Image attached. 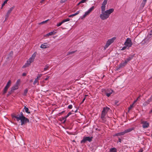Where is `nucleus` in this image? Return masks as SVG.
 <instances>
[{
	"label": "nucleus",
	"mask_w": 152,
	"mask_h": 152,
	"mask_svg": "<svg viewBox=\"0 0 152 152\" xmlns=\"http://www.w3.org/2000/svg\"><path fill=\"white\" fill-rule=\"evenodd\" d=\"M75 52H76V51H72V52H69V53L68 54H72V53H75Z\"/></svg>",
	"instance_id": "44"
},
{
	"label": "nucleus",
	"mask_w": 152,
	"mask_h": 152,
	"mask_svg": "<svg viewBox=\"0 0 152 152\" xmlns=\"http://www.w3.org/2000/svg\"><path fill=\"white\" fill-rule=\"evenodd\" d=\"M49 46L50 45L49 44L47 43H45L41 45L40 48H42L45 49L49 48Z\"/></svg>",
	"instance_id": "12"
},
{
	"label": "nucleus",
	"mask_w": 152,
	"mask_h": 152,
	"mask_svg": "<svg viewBox=\"0 0 152 152\" xmlns=\"http://www.w3.org/2000/svg\"><path fill=\"white\" fill-rule=\"evenodd\" d=\"M18 86L17 85L15 84L12 88L11 89V91H13L18 89Z\"/></svg>",
	"instance_id": "17"
},
{
	"label": "nucleus",
	"mask_w": 152,
	"mask_h": 152,
	"mask_svg": "<svg viewBox=\"0 0 152 152\" xmlns=\"http://www.w3.org/2000/svg\"><path fill=\"white\" fill-rule=\"evenodd\" d=\"M80 11H78L76 13L69 15V17H73V16H74L78 15V14H79V13H80Z\"/></svg>",
	"instance_id": "21"
},
{
	"label": "nucleus",
	"mask_w": 152,
	"mask_h": 152,
	"mask_svg": "<svg viewBox=\"0 0 152 152\" xmlns=\"http://www.w3.org/2000/svg\"><path fill=\"white\" fill-rule=\"evenodd\" d=\"M24 109L25 110V112L28 113H30V112L29 111L28 109V108L26 107L25 106L24 107Z\"/></svg>",
	"instance_id": "23"
},
{
	"label": "nucleus",
	"mask_w": 152,
	"mask_h": 152,
	"mask_svg": "<svg viewBox=\"0 0 152 152\" xmlns=\"http://www.w3.org/2000/svg\"><path fill=\"white\" fill-rule=\"evenodd\" d=\"M81 3H80V2L77 4V5H79L80 4H81Z\"/></svg>",
	"instance_id": "56"
},
{
	"label": "nucleus",
	"mask_w": 152,
	"mask_h": 152,
	"mask_svg": "<svg viewBox=\"0 0 152 152\" xmlns=\"http://www.w3.org/2000/svg\"><path fill=\"white\" fill-rule=\"evenodd\" d=\"M92 137H84L83 139L81 141V143H85L87 141H88L89 142H91L92 140Z\"/></svg>",
	"instance_id": "7"
},
{
	"label": "nucleus",
	"mask_w": 152,
	"mask_h": 152,
	"mask_svg": "<svg viewBox=\"0 0 152 152\" xmlns=\"http://www.w3.org/2000/svg\"><path fill=\"white\" fill-rule=\"evenodd\" d=\"M28 90L27 89H26L24 91V94L26 95L28 92Z\"/></svg>",
	"instance_id": "39"
},
{
	"label": "nucleus",
	"mask_w": 152,
	"mask_h": 152,
	"mask_svg": "<svg viewBox=\"0 0 152 152\" xmlns=\"http://www.w3.org/2000/svg\"><path fill=\"white\" fill-rule=\"evenodd\" d=\"M94 7L92 6L87 11L85 12L84 15L81 18L82 19L85 18L87 15H88L94 9Z\"/></svg>",
	"instance_id": "8"
},
{
	"label": "nucleus",
	"mask_w": 152,
	"mask_h": 152,
	"mask_svg": "<svg viewBox=\"0 0 152 152\" xmlns=\"http://www.w3.org/2000/svg\"><path fill=\"white\" fill-rule=\"evenodd\" d=\"M65 112L64 111H63L61 112V113H63Z\"/></svg>",
	"instance_id": "55"
},
{
	"label": "nucleus",
	"mask_w": 152,
	"mask_h": 152,
	"mask_svg": "<svg viewBox=\"0 0 152 152\" xmlns=\"http://www.w3.org/2000/svg\"><path fill=\"white\" fill-rule=\"evenodd\" d=\"M108 0H104L102 4V6L101 7V9H106V5L107 3Z\"/></svg>",
	"instance_id": "13"
},
{
	"label": "nucleus",
	"mask_w": 152,
	"mask_h": 152,
	"mask_svg": "<svg viewBox=\"0 0 152 152\" xmlns=\"http://www.w3.org/2000/svg\"><path fill=\"white\" fill-rule=\"evenodd\" d=\"M15 7L13 6L12 7L10 8V9L8 10L5 16H6V20L9 17L10 13L11 12L12 10Z\"/></svg>",
	"instance_id": "11"
},
{
	"label": "nucleus",
	"mask_w": 152,
	"mask_h": 152,
	"mask_svg": "<svg viewBox=\"0 0 152 152\" xmlns=\"http://www.w3.org/2000/svg\"><path fill=\"white\" fill-rule=\"evenodd\" d=\"M152 113V109L150 111L149 113Z\"/></svg>",
	"instance_id": "53"
},
{
	"label": "nucleus",
	"mask_w": 152,
	"mask_h": 152,
	"mask_svg": "<svg viewBox=\"0 0 152 152\" xmlns=\"http://www.w3.org/2000/svg\"><path fill=\"white\" fill-rule=\"evenodd\" d=\"M45 0H42L41 1V3H42Z\"/></svg>",
	"instance_id": "54"
},
{
	"label": "nucleus",
	"mask_w": 152,
	"mask_h": 152,
	"mask_svg": "<svg viewBox=\"0 0 152 152\" xmlns=\"http://www.w3.org/2000/svg\"><path fill=\"white\" fill-rule=\"evenodd\" d=\"M125 133L124 132V131H123V132H119L117 133H116L115 134H114L113 136L114 137L115 136H120L121 135H123L125 134Z\"/></svg>",
	"instance_id": "14"
},
{
	"label": "nucleus",
	"mask_w": 152,
	"mask_h": 152,
	"mask_svg": "<svg viewBox=\"0 0 152 152\" xmlns=\"http://www.w3.org/2000/svg\"><path fill=\"white\" fill-rule=\"evenodd\" d=\"M127 63V62L126 61H125L124 62L120 64V66L121 67H122L124 66L125 65H126Z\"/></svg>",
	"instance_id": "22"
},
{
	"label": "nucleus",
	"mask_w": 152,
	"mask_h": 152,
	"mask_svg": "<svg viewBox=\"0 0 152 152\" xmlns=\"http://www.w3.org/2000/svg\"><path fill=\"white\" fill-rule=\"evenodd\" d=\"M141 124L143 128L145 129L148 128L149 126V123L147 121L141 120Z\"/></svg>",
	"instance_id": "5"
},
{
	"label": "nucleus",
	"mask_w": 152,
	"mask_h": 152,
	"mask_svg": "<svg viewBox=\"0 0 152 152\" xmlns=\"http://www.w3.org/2000/svg\"><path fill=\"white\" fill-rule=\"evenodd\" d=\"M26 75V74L25 73H23L22 74V75L23 76H25Z\"/></svg>",
	"instance_id": "49"
},
{
	"label": "nucleus",
	"mask_w": 152,
	"mask_h": 152,
	"mask_svg": "<svg viewBox=\"0 0 152 152\" xmlns=\"http://www.w3.org/2000/svg\"><path fill=\"white\" fill-rule=\"evenodd\" d=\"M70 20V19L69 18H67L66 19H64L62 21H63V23L68 21H69Z\"/></svg>",
	"instance_id": "32"
},
{
	"label": "nucleus",
	"mask_w": 152,
	"mask_h": 152,
	"mask_svg": "<svg viewBox=\"0 0 152 152\" xmlns=\"http://www.w3.org/2000/svg\"><path fill=\"white\" fill-rule=\"evenodd\" d=\"M48 68V65H46L45 66V67L44 68V70L45 71L46 70H47Z\"/></svg>",
	"instance_id": "36"
},
{
	"label": "nucleus",
	"mask_w": 152,
	"mask_h": 152,
	"mask_svg": "<svg viewBox=\"0 0 152 152\" xmlns=\"http://www.w3.org/2000/svg\"><path fill=\"white\" fill-rule=\"evenodd\" d=\"M128 47L126 46V45H125L121 49V50H123L126 49V48Z\"/></svg>",
	"instance_id": "38"
},
{
	"label": "nucleus",
	"mask_w": 152,
	"mask_h": 152,
	"mask_svg": "<svg viewBox=\"0 0 152 152\" xmlns=\"http://www.w3.org/2000/svg\"><path fill=\"white\" fill-rule=\"evenodd\" d=\"M132 59V58L130 57H129L125 61H126L127 63L129 61H130Z\"/></svg>",
	"instance_id": "37"
},
{
	"label": "nucleus",
	"mask_w": 152,
	"mask_h": 152,
	"mask_svg": "<svg viewBox=\"0 0 152 152\" xmlns=\"http://www.w3.org/2000/svg\"><path fill=\"white\" fill-rule=\"evenodd\" d=\"M13 91H9L8 92V94H7V96H9L10 94H11L12 92Z\"/></svg>",
	"instance_id": "41"
},
{
	"label": "nucleus",
	"mask_w": 152,
	"mask_h": 152,
	"mask_svg": "<svg viewBox=\"0 0 152 152\" xmlns=\"http://www.w3.org/2000/svg\"><path fill=\"white\" fill-rule=\"evenodd\" d=\"M109 109V108L108 107H105L103 108V110L102 111L101 118L103 122H104L105 121V120H104L105 118V116Z\"/></svg>",
	"instance_id": "4"
},
{
	"label": "nucleus",
	"mask_w": 152,
	"mask_h": 152,
	"mask_svg": "<svg viewBox=\"0 0 152 152\" xmlns=\"http://www.w3.org/2000/svg\"><path fill=\"white\" fill-rule=\"evenodd\" d=\"M105 9L101 10V14L100 15V17L102 20H104L107 19L110 16V15L112 13L114 10L113 8L110 9L105 11Z\"/></svg>",
	"instance_id": "2"
},
{
	"label": "nucleus",
	"mask_w": 152,
	"mask_h": 152,
	"mask_svg": "<svg viewBox=\"0 0 152 152\" xmlns=\"http://www.w3.org/2000/svg\"><path fill=\"white\" fill-rule=\"evenodd\" d=\"M20 79H18L16 81L15 85H17L18 86H19V85L20 83Z\"/></svg>",
	"instance_id": "28"
},
{
	"label": "nucleus",
	"mask_w": 152,
	"mask_h": 152,
	"mask_svg": "<svg viewBox=\"0 0 152 152\" xmlns=\"http://www.w3.org/2000/svg\"><path fill=\"white\" fill-rule=\"evenodd\" d=\"M134 103H133L132 104H131L130 105V107L129 108V110H131L132 108L134 106Z\"/></svg>",
	"instance_id": "30"
},
{
	"label": "nucleus",
	"mask_w": 152,
	"mask_h": 152,
	"mask_svg": "<svg viewBox=\"0 0 152 152\" xmlns=\"http://www.w3.org/2000/svg\"><path fill=\"white\" fill-rule=\"evenodd\" d=\"M8 89V88L5 87V88H4V89L3 90V95L4 94L7 92Z\"/></svg>",
	"instance_id": "25"
},
{
	"label": "nucleus",
	"mask_w": 152,
	"mask_h": 152,
	"mask_svg": "<svg viewBox=\"0 0 152 152\" xmlns=\"http://www.w3.org/2000/svg\"><path fill=\"white\" fill-rule=\"evenodd\" d=\"M37 53L35 52L27 61L22 66L23 68H25L26 67L29 66L31 64V63L33 62L35 58L36 55Z\"/></svg>",
	"instance_id": "3"
},
{
	"label": "nucleus",
	"mask_w": 152,
	"mask_h": 152,
	"mask_svg": "<svg viewBox=\"0 0 152 152\" xmlns=\"http://www.w3.org/2000/svg\"><path fill=\"white\" fill-rule=\"evenodd\" d=\"M115 39H108L107 42L106 44L104 47V50H105L114 41Z\"/></svg>",
	"instance_id": "6"
},
{
	"label": "nucleus",
	"mask_w": 152,
	"mask_h": 152,
	"mask_svg": "<svg viewBox=\"0 0 152 152\" xmlns=\"http://www.w3.org/2000/svg\"><path fill=\"white\" fill-rule=\"evenodd\" d=\"M67 0H61V3H63L65 2Z\"/></svg>",
	"instance_id": "45"
},
{
	"label": "nucleus",
	"mask_w": 152,
	"mask_h": 152,
	"mask_svg": "<svg viewBox=\"0 0 152 152\" xmlns=\"http://www.w3.org/2000/svg\"><path fill=\"white\" fill-rule=\"evenodd\" d=\"M147 0H143L141 5V7L142 8H143L144 7Z\"/></svg>",
	"instance_id": "19"
},
{
	"label": "nucleus",
	"mask_w": 152,
	"mask_h": 152,
	"mask_svg": "<svg viewBox=\"0 0 152 152\" xmlns=\"http://www.w3.org/2000/svg\"><path fill=\"white\" fill-rule=\"evenodd\" d=\"M113 38H115V37H113Z\"/></svg>",
	"instance_id": "60"
},
{
	"label": "nucleus",
	"mask_w": 152,
	"mask_h": 152,
	"mask_svg": "<svg viewBox=\"0 0 152 152\" xmlns=\"http://www.w3.org/2000/svg\"><path fill=\"white\" fill-rule=\"evenodd\" d=\"M152 101V96L151 97V98L149 99L148 100L146 101L147 102V104H149L150 102H151Z\"/></svg>",
	"instance_id": "26"
},
{
	"label": "nucleus",
	"mask_w": 152,
	"mask_h": 152,
	"mask_svg": "<svg viewBox=\"0 0 152 152\" xmlns=\"http://www.w3.org/2000/svg\"><path fill=\"white\" fill-rule=\"evenodd\" d=\"M3 7H2V6H1V9H2Z\"/></svg>",
	"instance_id": "57"
},
{
	"label": "nucleus",
	"mask_w": 152,
	"mask_h": 152,
	"mask_svg": "<svg viewBox=\"0 0 152 152\" xmlns=\"http://www.w3.org/2000/svg\"><path fill=\"white\" fill-rule=\"evenodd\" d=\"M11 81L10 80H9L7 82L5 87L8 88L11 86Z\"/></svg>",
	"instance_id": "20"
},
{
	"label": "nucleus",
	"mask_w": 152,
	"mask_h": 152,
	"mask_svg": "<svg viewBox=\"0 0 152 152\" xmlns=\"http://www.w3.org/2000/svg\"><path fill=\"white\" fill-rule=\"evenodd\" d=\"M149 34L150 35L152 34V30L150 32V33Z\"/></svg>",
	"instance_id": "51"
},
{
	"label": "nucleus",
	"mask_w": 152,
	"mask_h": 152,
	"mask_svg": "<svg viewBox=\"0 0 152 152\" xmlns=\"http://www.w3.org/2000/svg\"><path fill=\"white\" fill-rule=\"evenodd\" d=\"M55 32L54 31H52V32H49V33H48L47 34H46L44 36V37H48V36L49 35H52L55 34Z\"/></svg>",
	"instance_id": "18"
},
{
	"label": "nucleus",
	"mask_w": 152,
	"mask_h": 152,
	"mask_svg": "<svg viewBox=\"0 0 152 152\" xmlns=\"http://www.w3.org/2000/svg\"><path fill=\"white\" fill-rule=\"evenodd\" d=\"M9 0H5L4 2L2 4V7H3L5 4H7V1Z\"/></svg>",
	"instance_id": "31"
},
{
	"label": "nucleus",
	"mask_w": 152,
	"mask_h": 152,
	"mask_svg": "<svg viewBox=\"0 0 152 152\" xmlns=\"http://www.w3.org/2000/svg\"><path fill=\"white\" fill-rule=\"evenodd\" d=\"M110 152H117L116 149L115 148H113L110 149Z\"/></svg>",
	"instance_id": "24"
},
{
	"label": "nucleus",
	"mask_w": 152,
	"mask_h": 152,
	"mask_svg": "<svg viewBox=\"0 0 152 152\" xmlns=\"http://www.w3.org/2000/svg\"><path fill=\"white\" fill-rule=\"evenodd\" d=\"M39 80V79H38L37 78H36L33 84L34 85H35L37 82H38Z\"/></svg>",
	"instance_id": "29"
},
{
	"label": "nucleus",
	"mask_w": 152,
	"mask_h": 152,
	"mask_svg": "<svg viewBox=\"0 0 152 152\" xmlns=\"http://www.w3.org/2000/svg\"><path fill=\"white\" fill-rule=\"evenodd\" d=\"M87 95H85V96H87Z\"/></svg>",
	"instance_id": "59"
},
{
	"label": "nucleus",
	"mask_w": 152,
	"mask_h": 152,
	"mask_svg": "<svg viewBox=\"0 0 152 152\" xmlns=\"http://www.w3.org/2000/svg\"><path fill=\"white\" fill-rule=\"evenodd\" d=\"M113 91L111 89H108L105 91V94L107 97L110 96L112 93Z\"/></svg>",
	"instance_id": "10"
},
{
	"label": "nucleus",
	"mask_w": 152,
	"mask_h": 152,
	"mask_svg": "<svg viewBox=\"0 0 152 152\" xmlns=\"http://www.w3.org/2000/svg\"><path fill=\"white\" fill-rule=\"evenodd\" d=\"M42 75L41 74H38L37 78L38 79H39V78H40V77H41V76H42Z\"/></svg>",
	"instance_id": "35"
},
{
	"label": "nucleus",
	"mask_w": 152,
	"mask_h": 152,
	"mask_svg": "<svg viewBox=\"0 0 152 152\" xmlns=\"http://www.w3.org/2000/svg\"><path fill=\"white\" fill-rule=\"evenodd\" d=\"M86 2L85 0H82L80 1V3H84Z\"/></svg>",
	"instance_id": "46"
},
{
	"label": "nucleus",
	"mask_w": 152,
	"mask_h": 152,
	"mask_svg": "<svg viewBox=\"0 0 152 152\" xmlns=\"http://www.w3.org/2000/svg\"><path fill=\"white\" fill-rule=\"evenodd\" d=\"M147 104V101H146L144 102L143 104L144 106H145L147 105V104Z\"/></svg>",
	"instance_id": "43"
},
{
	"label": "nucleus",
	"mask_w": 152,
	"mask_h": 152,
	"mask_svg": "<svg viewBox=\"0 0 152 152\" xmlns=\"http://www.w3.org/2000/svg\"><path fill=\"white\" fill-rule=\"evenodd\" d=\"M12 116L13 118H14V119H16V121H18L20 120L21 125L29 122V120L24 116L22 112L20 113V114L12 115Z\"/></svg>",
	"instance_id": "1"
},
{
	"label": "nucleus",
	"mask_w": 152,
	"mask_h": 152,
	"mask_svg": "<svg viewBox=\"0 0 152 152\" xmlns=\"http://www.w3.org/2000/svg\"><path fill=\"white\" fill-rule=\"evenodd\" d=\"M118 140H119L118 142H121V139L120 138H119Z\"/></svg>",
	"instance_id": "52"
},
{
	"label": "nucleus",
	"mask_w": 152,
	"mask_h": 152,
	"mask_svg": "<svg viewBox=\"0 0 152 152\" xmlns=\"http://www.w3.org/2000/svg\"><path fill=\"white\" fill-rule=\"evenodd\" d=\"M48 20H46L45 21H43L41 22L40 23H39V24H43L45 23H46V22H47Z\"/></svg>",
	"instance_id": "33"
},
{
	"label": "nucleus",
	"mask_w": 152,
	"mask_h": 152,
	"mask_svg": "<svg viewBox=\"0 0 152 152\" xmlns=\"http://www.w3.org/2000/svg\"><path fill=\"white\" fill-rule=\"evenodd\" d=\"M63 23L62 21L61 22L59 23L58 24H57V26L58 27L60 26L61 25V24Z\"/></svg>",
	"instance_id": "34"
},
{
	"label": "nucleus",
	"mask_w": 152,
	"mask_h": 152,
	"mask_svg": "<svg viewBox=\"0 0 152 152\" xmlns=\"http://www.w3.org/2000/svg\"><path fill=\"white\" fill-rule=\"evenodd\" d=\"M72 113L71 112H69L67 114V115L66 116H65L64 117L62 118L63 120H64V121L65 122L66 120V118L68 117L70 115L72 114Z\"/></svg>",
	"instance_id": "16"
},
{
	"label": "nucleus",
	"mask_w": 152,
	"mask_h": 152,
	"mask_svg": "<svg viewBox=\"0 0 152 152\" xmlns=\"http://www.w3.org/2000/svg\"><path fill=\"white\" fill-rule=\"evenodd\" d=\"M143 151V150L142 148H141L140 150L138 152H142Z\"/></svg>",
	"instance_id": "47"
},
{
	"label": "nucleus",
	"mask_w": 152,
	"mask_h": 152,
	"mask_svg": "<svg viewBox=\"0 0 152 152\" xmlns=\"http://www.w3.org/2000/svg\"><path fill=\"white\" fill-rule=\"evenodd\" d=\"M85 99H86V97H85V98H84L83 99V101H82V103H83V102H84V101L85 100Z\"/></svg>",
	"instance_id": "50"
},
{
	"label": "nucleus",
	"mask_w": 152,
	"mask_h": 152,
	"mask_svg": "<svg viewBox=\"0 0 152 152\" xmlns=\"http://www.w3.org/2000/svg\"><path fill=\"white\" fill-rule=\"evenodd\" d=\"M49 77L48 76H47V77L45 79V80H48L49 79Z\"/></svg>",
	"instance_id": "48"
},
{
	"label": "nucleus",
	"mask_w": 152,
	"mask_h": 152,
	"mask_svg": "<svg viewBox=\"0 0 152 152\" xmlns=\"http://www.w3.org/2000/svg\"><path fill=\"white\" fill-rule=\"evenodd\" d=\"M152 101V96L151 97V98L149 99L148 100L146 101L147 102V104H149L150 102H151Z\"/></svg>",
	"instance_id": "27"
},
{
	"label": "nucleus",
	"mask_w": 152,
	"mask_h": 152,
	"mask_svg": "<svg viewBox=\"0 0 152 152\" xmlns=\"http://www.w3.org/2000/svg\"><path fill=\"white\" fill-rule=\"evenodd\" d=\"M132 43L130 39H127L124 43L125 45L128 47V48L131 47L132 45Z\"/></svg>",
	"instance_id": "9"
},
{
	"label": "nucleus",
	"mask_w": 152,
	"mask_h": 152,
	"mask_svg": "<svg viewBox=\"0 0 152 152\" xmlns=\"http://www.w3.org/2000/svg\"><path fill=\"white\" fill-rule=\"evenodd\" d=\"M68 108L69 109H71L72 108V105H69L68 107Z\"/></svg>",
	"instance_id": "40"
},
{
	"label": "nucleus",
	"mask_w": 152,
	"mask_h": 152,
	"mask_svg": "<svg viewBox=\"0 0 152 152\" xmlns=\"http://www.w3.org/2000/svg\"><path fill=\"white\" fill-rule=\"evenodd\" d=\"M117 103V102H115V104H116Z\"/></svg>",
	"instance_id": "58"
},
{
	"label": "nucleus",
	"mask_w": 152,
	"mask_h": 152,
	"mask_svg": "<svg viewBox=\"0 0 152 152\" xmlns=\"http://www.w3.org/2000/svg\"><path fill=\"white\" fill-rule=\"evenodd\" d=\"M140 96H139V97H138L137 99H136L134 101V102H133L134 104L135 103H136V102H137V100H138V99H139V98H140Z\"/></svg>",
	"instance_id": "42"
},
{
	"label": "nucleus",
	"mask_w": 152,
	"mask_h": 152,
	"mask_svg": "<svg viewBox=\"0 0 152 152\" xmlns=\"http://www.w3.org/2000/svg\"><path fill=\"white\" fill-rule=\"evenodd\" d=\"M134 128H131L125 130L124 131L125 134L129 132L134 129Z\"/></svg>",
	"instance_id": "15"
}]
</instances>
